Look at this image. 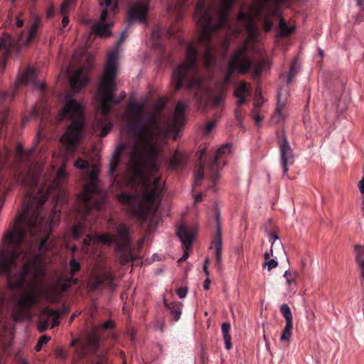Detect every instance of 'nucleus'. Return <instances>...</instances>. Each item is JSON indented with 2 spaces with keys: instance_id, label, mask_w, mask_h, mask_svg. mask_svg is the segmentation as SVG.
Segmentation results:
<instances>
[{
  "instance_id": "nucleus-17",
  "label": "nucleus",
  "mask_w": 364,
  "mask_h": 364,
  "mask_svg": "<svg viewBox=\"0 0 364 364\" xmlns=\"http://www.w3.org/2000/svg\"><path fill=\"white\" fill-rule=\"evenodd\" d=\"M112 282V275L102 270H96L92 274L90 285L96 289L100 286H110Z\"/></svg>"
},
{
  "instance_id": "nucleus-49",
  "label": "nucleus",
  "mask_w": 364,
  "mask_h": 364,
  "mask_svg": "<svg viewBox=\"0 0 364 364\" xmlns=\"http://www.w3.org/2000/svg\"><path fill=\"white\" fill-rule=\"evenodd\" d=\"M201 85H202V82L200 80H199L198 78L192 79L189 83V87L191 88L200 87Z\"/></svg>"
},
{
  "instance_id": "nucleus-26",
  "label": "nucleus",
  "mask_w": 364,
  "mask_h": 364,
  "mask_svg": "<svg viewBox=\"0 0 364 364\" xmlns=\"http://www.w3.org/2000/svg\"><path fill=\"white\" fill-rule=\"evenodd\" d=\"M186 105L183 102H179L176 107L173 114V127H178L185 119Z\"/></svg>"
},
{
  "instance_id": "nucleus-42",
  "label": "nucleus",
  "mask_w": 364,
  "mask_h": 364,
  "mask_svg": "<svg viewBox=\"0 0 364 364\" xmlns=\"http://www.w3.org/2000/svg\"><path fill=\"white\" fill-rule=\"evenodd\" d=\"M73 3V0H65L60 6V14L62 15H65L69 11L71 5Z\"/></svg>"
},
{
  "instance_id": "nucleus-47",
  "label": "nucleus",
  "mask_w": 364,
  "mask_h": 364,
  "mask_svg": "<svg viewBox=\"0 0 364 364\" xmlns=\"http://www.w3.org/2000/svg\"><path fill=\"white\" fill-rule=\"evenodd\" d=\"M296 73V70H295L294 65H292L291 66L289 73L288 75H287L286 76H284V80H285L287 84H289L291 81L292 78L294 77Z\"/></svg>"
},
{
  "instance_id": "nucleus-59",
  "label": "nucleus",
  "mask_w": 364,
  "mask_h": 364,
  "mask_svg": "<svg viewBox=\"0 0 364 364\" xmlns=\"http://www.w3.org/2000/svg\"><path fill=\"white\" fill-rule=\"evenodd\" d=\"M269 237H270V239H271V240H273V241L272 242V246H273V245H274V242L279 240V237H278V236H277L276 234H274V233H271V234H269Z\"/></svg>"
},
{
  "instance_id": "nucleus-28",
  "label": "nucleus",
  "mask_w": 364,
  "mask_h": 364,
  "mask_svg": "<svg viewBox=\"0 0 364 364\" xmlns=\"http://www.w3.org/2000/svg\"><path fill=\"white\" fill-rule=\"evenodd\" d=\"M124 146L123 145L119 146L117 147L111 157L109 167V173L112 174L117 166H119L120 157L122 152L124 149Z\"/></svg>"
},
{
  "instance_id": "nucleus-12",
  "label": "nucleus",
  "mask_w": 364,
  "mask_h": 364,
  "mask_svg": "<svg viewBox=\"0 0 364 364\" xmlns=\"http://www.w3.org/2000/svg\"><path fill=\"white\" fill-rule=\"evenodd\" d=\"M67 310H50L47 308L44 309L40 316L38 322V330L39 332L46 331L51 323V328L58 326L60 324L59 316L63 312Z\"/></svg>"
},
{
  "instance_id": "nucleus-13",
  "label": "nucleus",
  "mask_w": 364,
  "mask_h": 364,
  "mask_svg": "<svg viewBox=\"0 0 364 364\" xmlns=\"http://www.w3.org/2000/svg\"><path fill=\"white\" fill-rule=\"evenodd\" d=\"M177 235L179 237L181 242L184 247L183 255L178 259V262L185 261L189 256L188 250L191 247L193 240L196 234L195 228H188L185 225H181L177 230Z\"/></svg>"
},
{
  "instance_id": "nucleus-56",
  "label": "nucleus",
  "mask_w": 364,
  "mask_h": 364,
  "mask_svg": "<svg viewBox=\"0 0 364 364\" xmlns=\"http://www.w3.org/2000/svg\"><path fill=\"white\" fill-rule=\"evenodd\" d=\"M63 18L62 19V22H61V24H62V28H65L68 23H69V18H68V16L65 15H63Z\"/></svg>"
},
{
  "instance_id": "nucleus-36",
  "label": "nucleus",
  "mask_w": 364,
  "mask_h": 364,
  "mask_svg": "<svg viewBox=\"0 0 364 364\" xmlns=\"http://www.w3.org/2000/svg\"><path fill=\"white\" fill-rule=\"evenodd\" d=\"M280 99H281V94L279 93L278 105H277V107L276 109V114L274 117V118L276 119L277 122H279V120L283 119L286 116V114L283 112L284 104L281 102Z\"/></svg>"
},
{
  "instance_id": "nucleus-7",
  "label": "nucleus",
  "mask_w": 364,
  "mask_h": 364,
  "mask_svg": "<svg viewBox=\"0 0 364 364\" xmlns=\"http://www.w3.org/2000/svg\"><path fill=\"white\" fill-rule=\"evenodd\" d=\"M247 31L248 37L244 44L235 52L228 65V74L225 76V80H229L230 75L233 72L245 74L251 65V61L247 55V51H256V46L260 41L259 31L257 27L245 24Z\"/></svg>"
},
{
  "instance_id": "nucleus-8",
  "label": "nucleus",
  "mask_w": 364,
  "mask_h": 364,
  "mask_svg": "<svg viewBox=\"0 0 364 364\" xmlns=\"http://www.w3.org/2000/svg\"><path fill=\"white\" fill-rule=\"evenodd\" d=\"M98 171L92 169L89 176V181L85 185L83 190L78 195L80 203L78 211L84 216L88 214L92 207L100 208L105 203L104 194L100 191L97 185Z\"/></svg>"
},
{
  "instance_id": "nucleus-40",
  "label": "nucleus",
  "mask_w": 364,
  "mask_h": 364,
  "mask_svg": "<svg viewBox=\"0 0 364 364\" xmlns=\"http://www.w3.org/2000/svg\"><path fill=\"white\" fill-rule=\"evenodd\" d=\"M183 160V156L179 154V153H176L174 154V155L173 156L171 160V162H170V166L172 168H176L179 164Z\"/></svg>"
},
{
  "instance_id": "nucleus-24",
  "label": "nucleus",
  "mask_w": 364,
  "mask_h": 364,
  "mask_svg": "<svg viewBox=\"0 0 364 364\" xmlns=\"http://www.w3.org/2000/svg\"><path fill=\"white\" fill-rule=\"evenodd\" d=\"M250 87L245 82H240L235 90V95L237 99V104L242 105L245 102V97L250 95Z\"/></svg>"
},
{
  "instance_id": "nucleus-41",
  "label": "nucleus",
  "mask_w": 364,
  "mask_h": 364,
  "mask_svg": "<svg viewBox=\"0 0 364 364\" xmlns=\"http://www.w3.org/2000/svg\"><path fill=\"white\" fill-rule=\"evenodd\" d=\"M203 178V168L200 166L197 171H196L195 176H194V186H200V181Z\"/></svg>"
},
{
  "instance_id": "nucleus-22",
  "label": "nucleus",
  "mask_w": 364,
  "mask_h": 364,
  "mask_svg": "<svg viewBox=\"0 0 364 364\" xmlns=\"http://www.w3.org/2000/svg\"><path fill=\"white\" fill-rule=\"evenodd\" d=\"M283 277L285 279L286 290L289 293H295L297 287V272H291L290 269H287L284 272Z\"/></svg>"
},
{
  "instance_id": "nucleus-35",
  "label": "nucleus",
  "mask_w": 364,
  "mask_h": 364,
  "mask_svg": "<svg viewBox=\"0 0 364 364\" xmlns=\"http://www.w3.org/2000/svg\"><path fill=\"white\" fill-rule=\"evenodd\" d=\"M280 311L285 318L286 323H293V317L291 309L287 304H283L280 306Z\"/></svg>"
},
{
  "instance_id": "nucleus-61",
  "label": "nucleus",
  "mask_w": 364,
  "mask_h": 364,
  "mask_svg": "<svg viewBox=\"0 0 364 364\" xmlns=\"http://www.w3.org/2000/svg\"><path fill=\"white\" fill-rule=\"evenodd\" d=\"M8 46V43L4 39H0V49L5 48Z\"/></svg>"
},
{
  "instance_id": "nucleus-1",
  "label": "nucleus",
  "mask_w": 364,
  "mask_h": 364,
  "mask_svg": "<svg viewBox=\"0 0 364 364\" xmlns=\"http://www.w3.org/2000/svg\"><path fill=\"white\" fill-rule=\"evenodd\" d=\"M66 161L59 168L57 176L51 185L46 186V193L42 189L33 198L28 194L24 203H28L23 212L18 215L14 224L4 232L0 243V274L7 278L8 286L11 289L24 287L28 292L23 294L17 304V309L12 316L14 321H30L29 309L42 294L50 301H57L62 292L76 282L73 277L60 276L56 284L46 286L41 281L46 274L44 254L53 247L50 237L53 219H45L42 205L46 195L58 194L57 188L65 182L68 173Z\"/></svg>"
},
{
  "instance_id": "nucleus-45",
  "label": "nucleus",
  "mask_w": 364,
  "mask_h": 364,
  "mask_svg": "<svg viewBox=\"0 0 364 364\" xmlns=\"http://www.w3.org/2000/svg\"><path fill=\"white\" fill-rule=\"evenodd\" d=\"M70 274L72 275L75 274L80 269V263L78 262H77L75 259H72L70 260Z\"/></svg>"
},
{
  "instance_id": "nucleus-6",
  "label": "nucleus",
  "mask_w": 364,
  "mask_h": 364,
  "mask_svg": "<svg viewBox=\"0 0 364 364\" xmlns=\"http://www.w3.org/2000/svg\"><path fill=\"white\" fill-rule=\"evenodd\" d=\"M83 115L84 106L75 98L67 96L59 117L60 119L68 118L73 120L60 139L68 152H74L75 146L81 138V132L84 125Z\"/></svg>"
},
{
  "instance_id": "nucleus-16",
  "label": "nucleus",
  "mask_w": 364,
  "mask_h": 364,
  "mask_svg": "<svg viewBox=\"0 0 364 364\" xmlns=\"http://www.w3.org/2000/svg\"><path fill=\"white\" fill-rule=\"evenodd\" d=\"M41 24V21L39 16L36 13H32L30 29L28 32L23 31L21 33L19 38L20 44L24 46H28L36 36Z\"/></svg>"
},
{
  "instance_id": "nucleus-9",
  "label": "nucleus",
  "mask_w": 364,
  "mask_h": 364,
  "mask_svg": "<svg viewBox=\"0 0 364 364\" xmlns=\"http://www.w3.org/2000/svg\"><path fill=\"white\" fill-rule=\"evenodd\" d=\"M129 241V228L124 224H121L117 228L116 236L105 233L97 237H91L89 235H87L86 237L82 241V250L86 253L92 255V250L97 248V242H100L102 245L115 243L117 247L126 245Z\"/></svg>"
},
{
  "instance_id": "nucleus-25",
  "label": "nucleus",
  "mask_w": 364,
  "mask_h": 364,
  "mask_svg": "<svg viewBox=\"0 0 364 364\" xmlns=\"http://www.w3.org/2000/svg\"><path fill=\"white\" fill-rule=\"evenodd\" d=\"M260 94H261L260 90H256V98L255 100V103H254V108L252 112V117L255 119L257 126H260L262 121V117L259 115V107L263 104L264 100L262 97L261 98L259 97Z\"/></svg>"
},
{
  "instance_id": "nucleus-52",
  "label": "nucleus",
  "mask_w": 364,
  "mask_h": 364,
  "mask_svg": "<svg viewBox=\"0 0 364 364\" xmlns=\"http://www.w3.org/2000/svg\"><path fill=\"white\" fill-rule=\"evenodd\" d=\"M209 264H210V259L208 257H206L205 259V262H204V264H203V272L206 277H209V275H210V273L208 271Z\"/></svg>"
},
{
  "instance_id": "nucleus-23",
  "label": "nucleus",
  "mask_w": 364,
  "mask_h": 364,
  "mask_svg": "<svg viewBox=\"0 0 364 364\" xmlns=\"http://www.w3.org/2000/svg\"><path fill=\"white\" fill-rule=\"evenodd\" d=\"M232 153L231 145L229 144L222 145L217 150L215 161L210 167L211 171L215 174L216 168L220 164V159L230 155Z\"/></svg>"
},
{
  "instance_id": "nucleus-57",
  "label": "nucleus",
  "mask_w": 364,
  "mask_h": 364,
  "mask_svg": "<svg viewBox=\"0 0 364 364\" xmlns=\"http://www.w3.org/2000/svg\"><path fill=\"white\" fill-rule=\"evenodd\" d=\"M87 60L88 62V63H90V61H92L93 60V57H92L91 55L87 54V53H85L82 55L81 57V60Z\"/></svg>"
},
{
  "instance_id": "nucleus-15",
  "label": "nucleus",
  "mask_w": 364,
  "mask_h": 364,
  "mask_svg": "<svg viewBox=\"0 0 364 364\" xmlns=\"http://www.w3.org/2000/svg\"><path fill=\"white\" fill-rule=\"evenodd\" d=\"M148 11V0H139L133 4L128 12V23L133 21L144 23Z\"/></svg>"
},
{
  "instance_id": "nucleus-58",
  "label": "nucleus",
  "mask_w": 364,
  "mask_h": 364,
  "mask_svg": "<svg viewBox=\"0 0 364 364\" xmlns=\"http://www.w3.org/2000/svg\"><path fill=\"white\" fill-rule=\"evenodd\" d=\"M211 281L209 278V277H206V279L204 282V289L205 290H208L209 289V286H210V284Z\"/></svg>"
},
{
  "instance_id": "nucleus-63",
  "label": "nucleus",
  "mask_w": 364,
  "mask_h": 364,
  "mask_svg": "<svg viewBox=\"0 0 364 364\" xmlns=\"http://www.w3.org/2000/svg\"><path fill=\"white\" fill-rule=\"evenodd\" d=\"M202 199V195L201 194H198L195 196V203H198L199 202L200 200H201Z\"/></svg>"
},
{
  "instance_id": "nucleus-43",
  "label": "nucleus",
  "mask_w": 364,
  "mask_h": 364,
  "mask_svg": "<svg viewBox=\"0 0 364 364\" xmlns=\"http://www.w3.org/2000/svg\"><path fill=\"white\" fill-rule=\"evenodd\" d=\"M36 181V177L32 173H29L26 179L22 180L21 183L25 186H33Z\"/></svg>"
},
{
  "instance_id": "nucleus-11",
  "label": "nucleus",
  "mask_w": 364,
  "mask_h": 364,
  "mask_svg": "<svg viewBox=\"0 0 364 364\" xmlns=\"http://www.w3.org/2000/svg\"><path fill=\"white\" fill-rule=\"evenodd\" d=\"M117 1L118 0H100V6L101 7L105 6L106 9L102 11L99 23L92 27V33L100 37H107L111 35L109 28L112 25V23H105V21L108 14L114 13L117 10Z\"/></svg>"
},
{
  "instance_id": "nucleus-48",
  "label": "nucleus",
  "mask_w": 364,
  "mask_h": 364,
  "mask_svg": "<svg viewBox=\"0 0 364 364\" xmlns=\"http://www.w3.org/2000/svg\"><path fill=\"white\" fill-rule=\"evenodd\" d=\"M74 166L78 169H85L87 166V162L79 158L75 161Z\"/></svg>"
},
{
  "instance_id": "nucleus-39",
  "label": "nucleus",
  "mask_w": 364,
  "mask_h": 364,
  "mask_svg": "<svg viewBox=\"0 0 364 364\" xmlns=\"http://www.w3.org/2000/svg\"><path fill=\"white\" fill-rule=\"evenodd\" d=\"M85 232V226L82 223H79L75 225L73 228V235L75 238L79 237L80 235Z\"/></svg>"
},
{
  "instance_id": "nucleus-44",
  "label": "nucleus",
  "mask_w": 364,
  "mask_h": 364,
  "mask_svg": "<svg viewBox=\"0 0 364 364\" xmlns=\"http://www.w3.org/2000/svg\"><path fill=\"white\" fill-rule=\"evenodd\" d=\"M85 342L89 348H95L98 345V338L95 335H90Z\"/></svg>"
},
{
  "instance_id": "nucleus-2",
  "label": "nucleus",
  "mask_w": 364,
  "mask_h": 364,
  "mask_svg": "<svg viewBox=\"0 0 364 364\" xmlns=\"http://www.w3.org/2000/svg\"><path fill=\"white\" fill-rule=\"evenodd\" d=\"M163 148L159 127L155 120L136 129L134 134L127 175L136 184L133 195L121 193L119 200L130 205V213L139 220H145L157 208L161 192L159 155Z\"/></svg>"
},
{
  "instance_id": "nucleus-54",
  "label": "nucleus",
  "mask_w": 364,
  "mask_h": 364,
  "mask_svg": "<svg viewBox=\"0 0 364 364\" xmlns=\"http://www.w3.org/2000/svg\"><path fill=\"white\" fill-rule=\"evenodd\" d=\"M223 100V95H217L213 100V104L216 106L218 105Z\"/></svg>"
},
{
  "instance_id": "nucleus-10",
  "label": "nucleus",
  "mask_w": 364,
  "mask_h": 364,
  "mask_svg": "<svg viewBox=\"0 0 364 364\" xmlns=\"http://www.w3.org/2000/svg\"><path fill=\"white\" fill-rule=\"evenodd\" d=\"M196 69V49L195 46L191 43L188 46L184 62L173 71L172 82L175 84L176 88H180L183 78L188 74L195 72Z\"/></svg>"
},
{
  "instance_id": "nucleus-46",
  "label": "nucleus",
  "mask_w": 364,
  "mask_h": 364,
  "mask_svg": "<svg viewBox=\"0 0 364 364\" xmlns=\"http://www.w3.org/2000/svg\"><path fill=\"white\" fill-rule=\"evenodd\" d=\"M50 340V337L48 336H41L38 343H37V345L36 346V351H39L42 346L44 345V344H46Z\"/></svg>"
},
{
  "instance_id": "nucleus-50",
  "label": "nucleus",
  "mask_w": 364,
  "mask_h": 364,
  "mask_svg": "<svg viewBox=\"0 0 364 364\" xmlns=\"http://www.w3.org/2000/svg\"><path fill=\"white\" fill-rule=\"evenodd\" d=\"M112 125L111 123L107 124L102 129L100 133V136H105L111 130Z\"/></svg>"
},
{
  "instance_id": "nucleus-38",
  "label": "nucleus",
  "mask_w": 364,
  "mask_h": 364,
  "mask_svg": "<svg viewBox=\"0 0 364 364\" xmlns=\"http://www.w3.org/2000/svg\"><path fill=\"white\" fill-rule=\"evenodd\" d=\"M114 326H115V324H114V321L112 320H108L106 322L103 323L101 326L95 327V331L96 333H98L102 330H104V331L110 330V329L114 328Z\"/></svg>"
},
{
  "instance_id": "nucleus-31",
  "label": "nucleus",
  "mask_w": 364,
  "mask_h": 364,
  "mask_svg": "<svg viewBox=\"0 0 364 364\" xmlns=\"http://www.w3.org/2000/svg\"><path fill=\"white\" fill-rule=\"evenodd\" d=\"M221 330L225 341V348L230 350L232 348L231 336L230 334V324L229 323H223L221 326Z\"/></svg>"
},
{
  "instance_id": "nucleus-27",
  "label": "nucleus",
  "mask_w": 364,
  "mask_h": 364,
  "mask_svg": "<svg viewBox=\"0 0 364 364\" xmlns=\"http://www.w3.org/2000/svg\"><path fill=\"white\" fill-rule=\"evenodd\" d=\"M264 262L262 264V267H267L269 272L278 266V262L276 259L277 256L274 255L272 248H271L270 252H266L264 254Z\"/></svg>"
},
{
  "instance_id": "nucleus-32",
  "label": "nucleus",
  "mask_w": 364,
  "mask_h": 364,
  "mask_svg": "<svg viewBox=\"0 0 364 364\" xmlns=\"http://www.w3.org/2000/svg\"><path fill=\"white\" fill-rule=\"evenodd\" d=\"M142 106L136 103H130L127 109V115L133 119H138L140 117Z\"/></svg>"
},
{
  "instance_id": "nucleus-37",
  "label": "nucleus",
  "mask_w": 364,
  "mask_h": 364,
  "mask_svg": "<svg viewBox=\"0 0 364 364\" xmlns=\"http://www.w3.org/2000/svg\"><path fill=\"white\" fill-rule=\"evenodd\" d=\"M168 308L171 314L175 316V318L178 320L182 311L181 304H171L168 306Z\"/></svg>"
},
{
  "instance_id": "nucleus-5",
  "label": "nucleus",
  "mask_w": 364,
  "mask_h": 364,
  "mask_svg": "<svg viewBox=\"0 0 364 364\" xmlns=\"http://www.w3.org/2000/svg\"><path fill=\"white\" fill-rule=\"evenodd\" d=\"M125 38V31L121 33V38L117 42V47L107 55V65L100 82L97 98L100 103L101 114L105 116L110 110L112 103H118L113 99L115 90V77L117 72L118 47Z\"/></svg>"
},
{
  "instance_id": "nucleus-60",
  "label": "nucleus",
  "mask_w": 364,
  "mask_h": 364,
  "mask_svg": "<svg viewBox=\"0 0 364 364\" xmlns=\"http://www.w3.org/2000/svg\"><path fill=\"white\" fill-rule=\"evenodd\" d=\"M16 26L19 28L22 27L23 25V20L20 18V16H17L16 18Z\"/></svg>"
},
{
  "instance_id": "nucleus-21",
  "label": "nucleus",
  "mask_w": 364,
  "mask_h": 364,
  "mask_svg": "<svg viewBox=\"0 0 364 364\" xmlns=\"http://www.w3.org/2000/svg\"><path fill=\"white\" fill-rule=\"evenodd\" d=\"M212 249H214L215 251V258L218 264H220L222 262V238H221V232H220V225L218 222V218H217V232L215 238L212 242V245L210 247Z\"/></svg>"
},
{
  "instance_id": "nucleus-53",
  "label": "nucleus",
  "mask_w": 364,
  "mask_h": 364,
  "mask_svg": "<svg viewBox=\"0 0 364 364\" xmlns=\"http://www.w3.org/2000/svg\"><path fill=\"white\" fill-rule=\"evenodd\" d=\"M187 292V288H180L177 290V294L181 299L185 298L186 296Z\"/></svg>"
},
{
  "instance_id": "nucleus-62",
  "label": "nucleus",
  "mask_w": 364,
  "mask_h": 364,
  "mask_svg": "<svg viewBox=\"0 0 364 364\" xmlns=\"http://www.w3.org/2000/svg\"><path fill=\"white\" fill-rule=\"evenodd\" d=\"M79 341H82L81 339H78V338H74L70 342V346H74L75 345H78L79 344Z\"/></svg>"
},
{
  "instance_id": "nucleus-19",
  "label": "nucleus",
  "mask_w": 364,
  "mask_h": 364,
  "mask_svg": "<svg viewBox=\"0 0 364 364\" xmlns=\"http://www.w3.org/2000/svg\"><path fill=\"white\" fill-rule=\"evenodd\" d=\"M18 84L31 83L36 87L43 90L46 87L44 82H36V73L33 68H28L23 73L17 78Z\"/></svg>"
},
{
  "instance_id": "nucleus-55",
  "label": "nucleus",
  "mask_w": 364,
  "mask_h": 364,
  "mask_svg": "<svg viewBox=\"0 0 364 364\" xmlns=\"http://www.w3.org/2000/svg\"><path fill=\"white\" fill-rule=\"evenodd\" d=\"M215 127V122H209L207 125H206V127H205V133L207 134H210L211 132V131L213 130V129Z\"/></svg>"
},
{
  "instance_id": "nucleus-33",
  "label": "nucleus",
  "mask_w": 364,
  "mask_h": 364,
  "mask_svg": "<svg viewBox=\"0 0 364 364\" xmlns=\"http://www.w3.org/2000/svg\"><path fill=\"white\" fill-rule=\"evenodd\" d=\"M88 346L83 340L79 341V344L75 349L74 355L76 358L80 359L85 355L88 350Z\"/></svg>"
},
{
  "instance_id": "nucleus-20",
  "label": "nucleus",
  "mask_w": 364,
  "mask_h": 364,
  "mask_svg": "<svg viewBox=\"0 0 364 364\" xmlns=\"http://www.w3.org/2000/svg\"><path fill=\"white\" fill-rule=\"evenodd\" d=\"M14 330L11 322L8 318H4L0 321V338L2 343L6 346L9 344L13 338Z\"/></svg>"
},
{
  "instance_id": "nucleus-30",
  "label": "nucleus",
  "mask_w": 364,
  "mask_h": 364,
  "mask_svg": "<svg viewBox=\"0 0 364 364\" xmlns=\"http://www.w3.org/2000/svg\"><path fill=\"white\" fill-rule=\"evenodd\" d=\"M355 261L361 272V278L364 280V246L355 245Z\"/></svg>"
},
{
  "instance_id": "nucleus-64",
  "label": "nucleus",
  "mask_w": 364,
  "mask_h": 364,
  "mask_svg": "<svg viewBox=\"0 0 364 364\" xmlns=\"http://www.w3.org/2000/svg\"><path fill=\"white\" fill-rule=\"evenodd\" d=\"M53 11V8H50L49 10H48V11H47V17L48 18H50L52 16Z\"/></svg>"
},
{
  "instance_id": "nucleus-3",
  "label": "nucleus",
  "mask_w": 364,
  "mask_h": 364,
  "mask_svg": "<svg viewBox=\"0 0 364 364\" xmlns=\"http://www.w3.org/2000/svg\"><path fill=\"white\" fill-rule=\"evenodd\" d=\"M236 1L198 0L194 18L199 28V41L206 47L204 60L208 67L215 58V48L210 40L225 25L229 9Z\"/></svg>"
},
{
  "instance_id": "nucleus-18",
  "label": "nucleus",
  "mask_w": 364,
  "mask_h": 364,
  "mask_svg": "<svg viewBox=\"0 0 364 364\" xmlns=\"http://www.w3.org/2000/svg\"><path fill=\"white\" fill-rule=\"evenodd\" d=\"M279 148L283 171L284 173H287L288 171L287 166L294 163V156L291 149L285 139L280 141Z\"/></svg>"
},
{
  "instance_id": "nucleus-51",
  "label": "nucleus",
  "mask_w": 364,
  "mask_h": 364,
  "mask_svg": "<svg viewBox=\"0 0 364 364\" xmlns=\"http://www.w3.org/2000/svg\"><path fill=\"white\" fill-rule=\"evenodd\" d=\"M8 157L9 151L7 149H5L2 153L0 154V166L3 165L5 163V161Z\"/></svg>"
},
{
  "instance_id": "nucleus-14",
  "label": "nucleus",
  "mask_w": 364,
  "mask_h": 364,
  "mask_svg": "<svg viewBox=\"0 0 364 364\" xmlns=\"http://www.w3.org/2000/svg\"><path fill=\"white\" fill-rule=\"evenodd\" d=\"M89 66L70 70L68 72V79L71 89L75 91H79L83 87L88 81Z\"/></svg>"
},
{
  "instance_id": "nucleus-29",
  "label": "nucleus",
  "mask_w": 364,
  "mask_h": 364,
  "mask_svg": "<svg viewBox=\"0 0 364 364\" xmlns=\"http://www.w3.org/2000/svg\"><path fill=\"white\" fill-rule=\"evenodd\" d=\"M129 242H127L124 245H121L117 247V257L119 262L122 264H124L132 259V255L129 249L127 247V245Z\"/></svg>"
},
{
  "instance_id": "nucleus-34",
  "label": "nucleus",
  "mask_w": 364,
  "mask_h": 364,
  "mask_svg": "<svg viewBox=\"0 0 364 364\" xmlns=\"http://www.w3.org/2000/svg\"><path fill=\"white\" fill-rule=\"evenodd\" d=\"M293 323H286L280 337L282 342H289L292 336Z\"/></svg>"
},
{
  "instance_id": "nucleus-4",
  "label": "nucleus",
  "mask_w": 364,
  "mask_h": 364,
  "mask_svg": "<svg viewBox=\"0 0 364 364\" xmlns=\"http://www.w3.org/2000/svg\"><path fill=\"white\" fill-rule=\"evenodd\" d=\"M285 0H254L250 8L246 11L244 8L240 12L239 18L244 24L257 27L255 23L264 17V31L267 32L272 28L273 20L279 21V36L287 37L291 35L296 28L293 24L288 26L282 18L277 7V4Z\"/></svg>"
}]
</instances>
